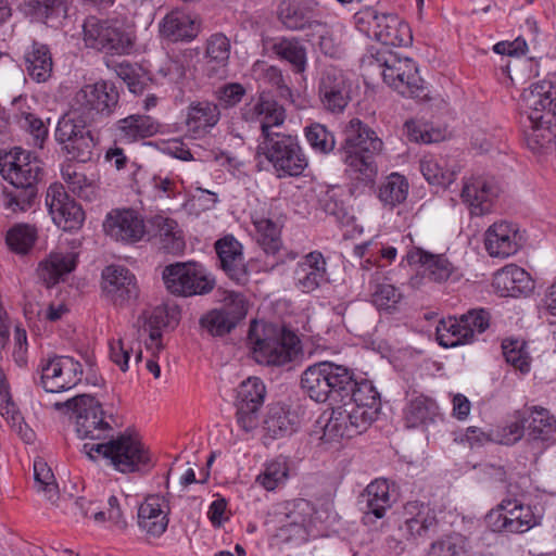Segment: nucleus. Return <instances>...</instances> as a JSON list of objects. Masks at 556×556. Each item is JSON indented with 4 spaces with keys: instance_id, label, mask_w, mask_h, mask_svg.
<instances>
[{
    "instance_id": "59",
    "label": "nucleus",
    "mask_w": 556,
    "mask_h": 556,
    "mask_svg": "<svg viewBox=\"0 0 556 556\" xmlns=\"http://www.w3.org/2000/svg\"><path fill=\"white\" fill-rule=\"evenodd\" d=\"M526 348L527 344L525 341L514 339H506L502 343L506 362L522 372H527L530 369V356Z\"/></svg>"
},
{
    "instance_id": "20",
    "label": "nucleus",
    "mask_w": 556,
    "mask_h": 556,
    "mask_svg": "<svg viewBox=\"0 0 556 556\" xmlns=\"http://www.w3.org/2000/svg\"><path fill=\"white\" fill-rule=\"evenodd\" d=\"M215 250L220 268L237 285L249 281V271L244 263L242 244L232 236L227 235L215 242Z\"/></svg>"
},
{
    "instance_id": "56",
    "label": "nucleus",
    "mask_w": 556,
    "mask_h": 556,
    "mask_svg": "<svg viewBox=\"0 0 556 556\" xmlns=\"http://www.w3.org/2000/svg\"><path fill=\"white\" fill-rule=\"evenodd\" d=\"M35 486L38 492H42L45 497L54 503L59 498V488L52 470L42 459L34 462Z\"/></svg>"
},
{
    "instance_id": "29",
    "label": "nucleus",
    "mask_w": 556,
    "mask_h": 556,
    "mask_svg": "<svg viewBox=\"0 0 556 556\" xmlns=\"http://www.w3.org/2000/svg\"><path fill=\"white\" fill-rule=\"evenodd\" d=\"M517 231L506 222L493 224L485 232V249L491 256L508 257L518 251Z\"/></svg>"
},
{
    "instance_id": "25",
    "label": "nucleus",
    "mask_w": 556,
    "mask_h": 556,
    "mask_svg": "<svg viewBox=\"0 0 556 556\" xmlns=\"http://www.w3.org/2000/svg\"><path fill=\"white\" fill-rule=\"evenodd\" d=\"M493 287L501 296L517 298L531 293L534 289V281L523 268L510 264L495 273Z\"/></svg>"
},
{
    "instance_id": "41",
    "label": "nucleus",
    "mask_w": 556,
    "mask_h": 556,
    "mask_svg": "<svg viewBox=\"0 0 556 556\" xmlns=\"http://www.w3.org/2000/svg\"><path fill=\"white\" fill-rule=\"evenodd\" d=\"M351 389L352 391L348 392L346 399L342 402L348 405L354 404L361 407L362 410H367V413L371 412L370 420L374 421L380 407V394L372 382L368 380L357 382L355 380V386H352Z\"/></svg>"
},
{
    "instance_id": "24",
    "label": "nucleus",
    "mask_w": 556,
    "mask_h": 556,
    "mask_svg": "<svg viewBox=\"0 0 556 556\" xmlns=\"http://www.w3.org/2000/svg\"><path fill=\"white\" fill-rule=\"evenodd\" d=\"M327 263L319 251L307 253L294 269L295 287L304 293L318 289L328 281Z\"/></svg>"
},
{
    "instance_id": "32",
    "label": "nucleus",
    "mask_w": 556,
    "mask_h": 556,
    "mask_svg": "<svg viewBox=\"0 0 556 556\" xmlns=\"http://www.w3.org/2000/svg\"><path fill=\"white\" fill-rule=\"evenodd\" d=\"M365 502L364 520L371 521V517L381 519L386 511L391 508V495L389 484L386 479H376L370 482L361 495Z\"/></svg>"
},
{
    "instance_id": "31",
    "label": "nucleus",
    "mask_w": 556,
    "mask_h": 556,
    "mask_svg": "<svg viewBox=\"0 0 556 556\" xmlns=\"http://www.w3.org/2000/svg\"><path fill=\"white\" fill-rule=\"evenodd\" d=\"M114 130L119 141L131 143L155 135L159 131V124L151 116L132 114L118 119Z\"/></svg>"
},
{
    "instance_id": "30",
    "label": "nucleus",
    "mask_w": 556,
    "mask_h": 556,
    "mask_svg": "<svg viewBox=\"0 0 556 556\" xmlns=\"http://www.w3.org/2000/svg\"><path fill=\"white\" fill-rule=\"evenodd\" d=\"M407 260L409 264H420L424 274L434 282L446 281L455 269L444 254H433L420 248L410 250Z\"/></svg>"
},
{
    "instance_id": "3",
    "label": "nucleus",
    "mask_w": 556,
    "mask_h": 556,
    "mask_svg": "<svg viewBox=\"0 0 556 556\" xmlns=\"http://www.w3.org/2000/svg\"><path fill=\"white\" fill-rule=\"evenodd\" d=\"M342 134L339 151L349 177L359 185L371 187L378 174L376 156L383 149L382 140L358 118H352Z\"/></svg>"
},
{
    "instance_id": "22",
    "label": "nucleus",
    "mask_w": 556,
    "mask_h": 556,
    "mask_svg": "<svg viewBox=\"0 0 556 556\" xmlns=\"http://www.w3.org/2000/svg\"><path fill=\"white\" fill-rule=\"evenodd\" d=\"M500 187L492 177H471L464 184L462 198L470 207L471 214L483 215L489 213L493 200L497 198Z\"/></svg>"
},
{
    "instance_id": "38",
    "label": "nucleus",
    "mask_w": 556,
    "mask_h": 556,
    "mask_svg": "<svg viewBox=\"0 0 556 556\" xmlns=\"http://www.w3.org/2000/svg\"><path fill=\"white\" fill-rule=\"evenodd\" d=\"M23 10L26 15L46 24L60 22L67 16L65 0H24Z\"/></svg>"
},
{
    "instance_id": "34",
    "label": "nucleus",
    "mask_w": 556,
    "mask_h": 556,
    "mask_svg": "<svg viewBox=\"0 0 556 556\" xmlns=\"http://www.w3.org/2000/svg\"><path fill=\"white\" fill-rule=\"evenodd\" d=\"M328 372L326 361L308 366L301 376L303 391L315 402L325 403L331 396V388H328Z\"/></svg>"
},
{
    "instance_id": "7",
    "label": "nucleus",
    "mask_w": 556,
    "mask_h": 556,
    "mask_svg": "<svg viewBox=\"0 0 556 556\" xmlns=\"http://www.w3.org/2000/svg\"><path fill=\"white\" fill-rule=\"evenodd\" d=\"M55 409L66 408L75 417L76 433L80 439L106 442L114 429L106 420L102 404L88 394L74 396L63 403H55Z\"/></svg>"
},
{
    "instance_id": "44",
    "label": "nucleus",
    "mask_w": 556,
    "mask_h": 556,
    "mask_svg": "<svg viewBox=\"0 0 556 556\" xmlns=\"http://www.w3.org/2000/svg\"><path fill=\"white\" fill-rule=\"evenodd\" d=\"M271 51L287 61L293 73L303 74L307 66L306 48L295 38H281L271 47Z\"/></svg>"
},
{
    "instance_id": "14",
    "label": "nucleus",
    "mask_w": 556,
    "mask_h": 556,
    "mask_svg": "<svg viewBox=\"0 0 556 556\" xmlns=\"http://www.w3.org/2000/svg\"><path fill=\"white\" fill-rule=\"evenodd\" d=\"M83 366L71 356H53L41 365L40 383L47 392L70 390L81 381Z\"/></svg>"
},
{
    "instance_id": "49",
    "label": "nucleus",
    "mask_w": 556,
    "mask_h": 556,
    "mask_svg": "<svg viewBox=\"0 0 556 556\" xmlns=\"http://www.w3.org/2000/svg\"><path fill=\"white\" fill-rule=\"evenodd\" d=\"M254 72L258 73V78L266 85L270 86L277 96L291 103L294 102L293 91L290 87L289 76H285L282 71L275 65L257 63Z\"/></svg>"
},
{
    "instance_id": "37",
    "label": "nucleus",
    "mask_w": 556,
    "mask_h": 556,
    "mask_svg": "<svg viewBox=\"0 0 556 556\" xmlns=\"http://www.w3.org/2000/svg\"><path fill=\"white\" fill-rule=\"evenodd\" d=\"M93 124L94 123L87 118L86 115L75 108H72L68 113L64 114L59 119L54 134L55 140L60 146L67 141L75 140L79 135H87L90 132L88 127Z\"/></svg>"
},
{
    "instance_id": "15",
    "label": "nucleus",
    "mask_w": 556,
    "mask_h": 556,
    "mask_svg": "<svg viewBox=\"0 0 556 556\" xmlns=\"http://www.w3.org/2000/svg\"><path fill=\"white\" fill-rule=\"evenodd\" d=\"M46 203L54 224L64 231L77 230L83 226L85 212L62 185L54 184L48 188Z\"/></svg>"
},
{
    "instance_id": "51",
    "label": "nucleus",
    "mask_w": 556,
    "mask_h": 556,
    "mask_svg": "<svg viewBox=\"0 0 556 556\" xmlns=\"http://www.w3.org/2000/svg\"><path fill=\"white\" fill-rule=\"evenodd\" d=\"M289 463L283 457H278L265 465L264 470L256 477V482L265 490L274 491L286 484L289 479Z\"/></svg>"
},
{
    "instance_id": "53",
    "label": "nucleus",
    "mask_w": 556,
    "mask_h": 556,
    "mask_svg": "<svg viewBox=\"0 0 556 556\" xmlns=\"http://www.w3.org/2000/svg\"><path fill=\"white\" fill-rule=\"evenodd\" d=\"M37 240V228L29 224H16L11 227L5 237L9 248L17 254H27Z\"/></svg>"
},
{
    "instance_id": "2",
    "label": "nucleus",
    "mask_w": 556,
    "mask_h": 556,
    "mask_svg": "<svg viewBox=\"0 0 556 556\" xmlns=\"http://www.w3.org/2000/svg\"><path fill=\"white\" fill-rule=\"evenodd\" d=\"M0 173L9 182L3 188L4 206L14 213L29 210L38 195V184L43 176L42 162L30 151L20 147L0 155Z\"/></svg>"
},
{
    "instance_id": "40",
    "label": "nucleus",
    "mask_w": 556,
    "mask_h": 556,
    "mask_svg": "<svg viewBox=\"0 0 556 556\" xmlns=\"http://www.w3.org/2000/svg\"><path fill=\"white\" fill-rule=\"evenodd\" d=\"M24 100L22 97L14 98L12 106L17 108L18 112L14 114L16 124L29 134L33 138V144L38 148H42L46 139L48 138V126L46 123L36 114L25 111L22 109Z\"/></svg>"
},
{
    "instance_id": "5",
    "label": "nucleus",
    "mask_w": 556,
    "mask_h": 556,
    "mask_svg": "<svg viewBox=\"0 0 556 556\" xmlns=\"http://www.w3.org/2000/svg\"><path fill=\"white\" fill-rule=\"evenodd\" d=\"M248 339L252 354L258 364L282 366L293 361L301 351L298 336L274 324L253 321Z\"/></svg>"
},
{
    "instance_id": "8",
    "label": "nucleus",
    "mask_w": 556,
    "mask_h": 556,
    "mask_svg": "<svg viewBox=\"0 0 556 556\" xmlns=\"http://www.w3.org/2000/svg\"><path fill=\"white\" fill-rule=\"evenodd\" d=\"M135 33L131 27L118 20H89L84 24V41L106 54H129L135 46Z\"/></svg>"
},
{
    "instance_id": "18",
    "label": "nucleus",
    "mask_w": 556,
    "mask_h": 556,
    "mask_svg": "<svg viewBox=\"0 0 556 556\" xmlns=\"http://www.w3.org/2000/svg\"><path fill=\"white\" fill-rule=\"evenodd\" d=\"M102 291L114 305L123 306L139 296L135 275L121 265H109L102 270Z\"/></svg>"
},
{
    "instance_id": "4",
    "label": "nucleus",
    "mask_w": 556,
    "mask_h": 556,
    "mask_svg": "<svg viewBox=\"0 0 556 556\" xmlns=\"http://www.w3.org/2000/svg\"><path fill=\"white\" fill-rule=\"evenodd\" d=\"M529 126L525 138L533 152L556 146V85L549 80L532 84L521 94Z\"/></svg>"
},
{
    "instance_id": "13",
    "label": "nucleus",
    "mask_w": 556,
    "mask_h": 556,
    "mask_svg": "<svg viewBox=\"0 0 556 556\" xmlns=\"http://www.w3.org/2000/svg\"><path fill=\"white\" fill-rule=\"evenodd\" d=\"M266 396V387L257 377H249L237 388V422L242 430L250 432L257 428L260 409Z\"/></svg>"
},
{
    "instance_id": "27",
    "label": "nucleus",
    "mask_w": 556,
    "mask_h": 556,
    "mask_svg": "<svg viewBox=\"0 0 556 556\" xmlns=\"http://www.w3.org/2000/svg\"><path fill=\"white\" fill-rule=\"evenodd\" d=\"M200 33V23L189 14L174 10L160 24V34L169 41H191Z\"/></svg>"
},
{
    "instance_id": "43",
    "label": "nucleus",
    "mask_w": 556,
    "mask_h": 556,
    "mask_svg": "<svg viewBox=\"0 0 556 556\" xmlns=\"http://www.w3.org/2000/svg\"><path fill=\"white\" fill-rule=\"evenodd\" d=\"M218 106L208 101L193 102L188 108L186 124L193 132L205 131L219 121Z\"/></svg>"
},
{
    "instance_id": "23",
    "label": "nucleus",
    "mask_w": 556,
    "mask_h": 556,
    "mask_svg": "<svg viewBox=\"0 0 556 556\" xmlns=\"http://www.w3.org/2000/svg\"><path fill=\"white\" fill-rule=\"evenodd\" d=\"M168 500L159 494L148 495L138 508V526L148 535L159 538L167 529Z\"/></svg>"
},
{
    "instance_id": "47",
    "label": "nucleus",
    "mask_w": 556,
    "mask_h": 556,
    "mask_svg": "<svg viewBox=\"0 0 556 556\" xmlns=\"http://www.w3.org/2000/svg\"><path fill=\"white\" fill-rule=\"evenodd\" d=\"M75 266V260L72 255L54 253L39 264L38 275L50 287L58 283L60 278L71 273Z\"/></svg>"
},
{
    "instance_id": "11",
    "label": "nucleus",
    "mask_w": 556,
    "mask_h": 556,
    "mask_svg": "<svg viewBox=\"0 0 556 556\" xmlns=\"http://www.w3.org/2000/svg\"><path fill=\"white\" fill-rule=\"evenodd\" d=\"M162 276L166 289L175 295L206 294L215 286L203 266L194 262L169 264L163 269Z\"/></svg>"
},
{
    "instance_id": "46",
    "label": "nucleus",
    "mask_w": 556,
    "mask_h": 556,
    "mask_svg": "<svg viewBox=\"0 0 556 556\" xmlns=\"http://www.w3.org/2000/svg\"><path fill=\"white\" fill-rule=\"evenodd\" d=\"M257 232V242L267 254H276L281 245L282 225L269 217H255L253 219Z\"/></svg>"
},
{
    "instance_id": "64",
    "label": "nucleus",
    "mask_w": 556,
    "mask_h": 556,
    "mask_svg": "<svg viewBox=\"0 0 556 556\" xmlns=\"http://www.w3.org/2000/svg\"><path fill=\"white\" fill-rule=\"evenodd\" d=\"M114 71L116 75L126 83L130 92L141 93L144 90L146 81L143 76L130 63H116Z\"/></svg>"
},
{
    "instance_id": "55",
    "label": "nucleus",
    "mask_w": 556,
    "mask_h": 556,
    "mask_svg": "<svg viewBox=\"0 0 556 556\" xmlns=\"http://www.w3.org/2000/svg\"><path fill=\"white\" fill-rule=\"evenodd\" d=\"M96 142L90 132L87 135H79L78 138L61 146V151L71 161L79 163H87L91 161Z\"/></svg>"
},
{
    "instance_id": "16",
    "label": "nucleus",
    "mask_w": 556,
    "mask_h": 556,
    "mask_svg": "<svg viewBox=\"0 0 556 556\" xmlns=\"http://www.w3.org/2000/svg\"><path fill=\"white\" fill-rule=\"evenodd\" d=\"M493 531L523 533L536 525L530 506L517 500H503L495 511L489 515Z\"/></svg>"
},
{
    "instance_id": "35",
    "label": "nucleus",
    "mask_w": 556,
    "mask_h": 556,
    "mask_svg": "<svg viewBox=\"0 0 556 556\" xmlns=\"http://www.w3.org/2000/svg\"><path fill=\"white\" fill-rule=\"evenodd\" d=\"M441 418L437 403L422 394L412 399L405 408L407 428L427 427Z\"/></svg>"
},
{
    "instance_id": "36",
    "label": "nucleus",
    "mask_w": 556,
    "mask_h": 556,
    "mask_svg": "<svg viewBox=\"0 0 556 556\" xmlns=\"http://www.w3.org/2000/svg\"><path fill=\"white\" fill-rule=\"evenodd\" d=\"M26 71L37 83L47 81L53 70V61L48 46L34 42L31 50L25 54Z\"/></svg>"
},
{
    "instance_id": "42",
    "label": "nucleus",
    "mask_w": 556,
    "mask_h": 556,
    "mask_svg": "<svg viewBox=\"0 0 556 556\" xmlns=\"http://www.w3.org/2000/svg\"><path fill=\"white\" fill-rule=\"evenodd\" d=\"M328 375V388H331V403H339L344 401L348 392L352 391V386H355L354 372L343 365H338L332 362L326 361Z\"/></svg>"
},
{
    "instance_id": "1",
    "label": "nucleus",
    "mask_w": 556,
    "mask_h": 556,
    "mask_svg": "<svg viewBox=\"0 0 556 556\" xmlns=\"http://www.w3.org/2000/svg\"><path fill=\"white\" fill-rule=\"evenodd\" d=\"M254 115L263 116L256 157L264 156L278 178L298 177L307 167V159L295 136L273 131L274 126L285 122L286 111L265 92H262L253 108Z\"/></svg>"
},
{
    "instance_id": "45",
    "label": "nucleus",
    "mask_w": 556,
    "mask_h": 556,
    "mask_svg": "<svg viewBox=\"0 0 556 556\" xmlns=\"http://www.w3.org/2000/svg\"><path fill=\"white\" fill-rule=\"evenodd\" d=\"M437 340L444 348H454L471 341L470 329L459 319L448 317L439 321L435 329Z\"/></svg>"
},
{
    "instance_id": "52",
    "label": "nucleus",
    "mask_w": 556,
    "mask_h": 556,
    "mask_svg": "<svg viewBox=\"0 0 556 556\" xmlns=\"http://www.w3.org/2000/svg\"><path fill=\"white\" fill-rule=\"evenodd\" d=\"M471 544L465 535L452 533L433 542L426 556H464L470 553Z\"/></svg>"
},
{
    "instance_id": "28",
    "label": "nucleus",
    "mask_w": 556,
    "mask_h": 556,
    "mask_svg": "<svg viewBox=\"0 0 556 556\" xmlns=\"http://www.w3.org/2000/svg\"><path fill=\"white\" fill-rule=\"evenodd\" d=\"M278 17L291 30L325 28L323 23L312 20L313 10L307 0H282L278 8Z\"/></svg>"
},
{
    "instance_id": "50",
    "label": "nucleus",
    "mask_w": 556,
    "mask_h": 556,
    "mask_svg": "<svg viewBox=\"0 0 556 556\" xmlns=\"http://www.w3.org/2000/svg\"><path fill=\"white\" fill-rule=\"evenodd\" d=\"M408 194V182L404 176L393 173L380 185L378 197L380 201L393 208L403 203Z\"/></svg>"
},
{
    "instance_id": "19",
    "label": "nucleus",
    "mask_w": 556,
    "mask_h": 556,
    "mask_svg": "<svg viewBox=\"0 0 556 556\" xmlns=\"http://www.w3.org/2000/svg\"><path fill=\"white\" fill-rule=\"evenodd\" d=\"M146 224L134 210H116L106 216L103 229L117 241L137 242L146 236Z\"/></svg>"
},
{
    "instance_id": "12",
    "label": "nucleus",
    "mask_w": 556,
    "mask_h": 556,
    "mask_svg": "<svg viewBox=\"0 0 556 556\" xmlns=\"http://www.w3.org/2000/svg\"><path fill=\"white\" fill-rule=\"evenodd\" d=\"M341 403L332 407L331 415L324 427V437L329 440L353 438L364 432L372 422L371 412L362 410L354 404Z\"/></svg>"
},
{
    "instance_id": "21",
    "label": "nucleus",
    "mask_w": 556,
    "mask_h": 556,
    "mask_svg": "<svg viewBox=\"0 0 556 556\" xmlns=\"http://www.w3.org/2000/svg\"><path fill=\"white\" fill-rule=\"evenodd\" d=\"M366 62L369 66L381 71L383 81H394V77L404 74L407 79L416 81V70L418 67L415 61L408 56L400 55L391 48L378 49L375 53L367 55Z\"/></svg>"
},
{
    "instance_id": "61",
    "label": "nucleus",
    "mask_w": 556,
    "mask_h": 556,
    "mask_svg": "<svg viewBox=\"0 0 556 556\" xmlns=\"http://www.w3.org/2000/svg\"><path fill=\"white\" fill-rule=\"evenodd\" d=\"M200 325L214 337L225 336L235 328L233 321L219 309H213L201 317Z\"/></svg>"
},
{
    "instance_id": "48",
    "label": "nucleus",
    "mask_w": 556,
    "mask_h": 556,
    "mask_svg": "<svg viewBox=\"0 0 556 556\" xmlns=\"http://www.w3.org/2000/svg\"><path fill=\"white\" fill-rule=\"evenodd\" d=\"M264 428L273 439L290 435L298 428L296 415L282 407H274L264 420Z\"/></svg>"
},
{
    "instance_id": "63",
    "label": "nucleus",
    "mask_w": 556,
    "mask_h": 556,
    "mask_svg": "<svg viewBox=\"0 0 556 556\" xmlns=\"http://www.w3.org/2000/svg\"><path fill=\"white\" fill-rule=\"evenodd\" d=\"M230 321H233L235 327L242 320L248 313V303L243 294L230 291L224 298V304L219 308Z\"/></svg>"
},
{
    "instance_id": "54",
    "label": "nucleus",
    "mask_w": 556,
    "mask_h": 556,
    "mask_svg": "<svg viewBox=\"0 0 556 556\" xmlns=\"http://www.w3.org/2000/svg\"><path fill=\"white\" fill-rule=\"evenodd\" d=\"M305 138L309 147L317 153L328 154L336 147V137L325 125L313 123L305 127Z\"/></svg>"
},
{
    "instance_id": "6",
    "label": "nucleus",
    "mask_w": 556,
    "mask_h": 556,
    "mask_svg": "<svg viewBox=\"0 0 556 556\" xmlns=\"http://www.w3.org/2000/svg\"><path fill=\"white\" fill-rule=\"evenodd\" d=\"M83 452L93 462L101 458L123 473L141 471L150 465V455L137 437L114 433L106 442L85 443Z\"/></svg>"
},
{
    "instance_id": "39",
    "label": "nucleus",
    "mask_w": 556,
    "mask_h": 556,
    "mask_svg": "<svg viewBox=\"0 0 556 556\" xmlns=\"http://www.w3.org/2000/svg\"><path fill=\"white\" fill-rule=\"evenodd\" d=\"M407 514L413 515L405 520V530L409 538L425 536L432 529L437 528L435 515L418 502H409L405 506Z\"/></svg>"
},
{
    "instance_id": "33",
    "label": "nucleus",
    "mask_w": 556,
    "mask_h": 556,
    "mask_svg": "<svg viewBox=\"0 0 556 556\" xmlns=\"http://www.w3.org/2000/svg\"><path fill=\"white\" fill-rule=\"evenodd\" d=\"M334 311L341 315L342 323L352 333H368L375 321V311L367 303L351 302L349 304H340Z\"/></svg>"
},
{
    "instance_id": "57",
    "label": "nucleus",
    "mask_w": 556,
    "mask_h": 556,
    "mask_svg": "<svg viewBox=\"0 0 556 556\" xmlns=\"http://www.w3.org/2000/svg\"><path fill=\"white\" fill-rule=\"evenodd\" d=\"M62 177L77 197L86 201H91L96 197L93 182L85 174L77 173L73 165L67 164L62 168Z\"/></svg>"
},
{
    "instance_id": "26",
    "label": "nucleus",
    "mask_w": 556,
    "mask_h": 556,
    "mask_svg": "<svg viewBox=\"0 0 556 556\" xmlns=\"http://www.w3.org/2000/svg\"><path fill=\"white\" fill-rule=\"evenodd\" d=\"M149 239L159 238L160 248L167 253L177 254L185 249L181 230L176 220L162 215H155L146 224Z\"/></svg>"
},
{
    "instance_id": "58",
    "label": "nucleus",
    "mask_w": 556,
    "mask_h": 556,
    "mask_svg": "<svg viewBox=\"0 0 556 556\" xmlns=\"http://www.w3.org/2000/svg\"><path fill=\"white\" fill-rule=\"evenodd\" d=\"M442 160L427 157L420 162V170L429 184L447 187L454 181L455 173L443 166Z\"/></svg>"
},
{
    "instance_id": "62",
    "label": "nucleus",
    "mask_w": 556,
    "mask_h": 556,
    "mask_svg": "<svg viewBox=\"0 0 556 556\" xmlns=\"http://www.w3.org/2000/svg\"><path fill=\"white\" fill-rule=\"evenodd\" d=\"M230 55V41L220 33L212 35L207 39L206 56L216 62L217 65L225 67L228 64Z\"/></svg>"
},
{
    "instance_id": "9",
    "label": "nucleus",
    "mask_w": 556,
    "mask_h": 556,
    "mask_svg": "<svg viewBox=\"0 0 556 556\" xmlns=\"http://www.w3.org/2000/svg\"><path fill=\"white\" fill-rule=\"evenodd\" d=\"M355 22L361 31L380 41L382 48L407 46L413 40L408 24L394 14L366 9L355 14Z\"/></svg>"
},
{
    "instance_id": "10",
    "label": "nucleus",
    "mask_w": 556,
    "mask_h": 556,
    "mask_svg": "<svg viewBox=\"0 0 556 556\" xmlns=\"http://www.w3.org/2000/svg\"><path fill=\"white\" fill-rule=\"evenodd\" d=\"M118 101L119 92L116 86L111 81L101 80L79 89L73 99V108L97 124L115 112Z\"/></svg>"
},
{
    "instance_id": "60",
    "label": "nucleus",
    "mask_w": 556,
    "mask_h": 556,
    "mask_svg": "<svg viewBox=\"0 0 556 556\" xmlns=\"http://www.w3.org/2000/svg\"><path fill=\"white\" fill-rule=\"evenodd\" d=\"M384 83L403 97L425 99L428 96L425 81L419 75L418 68L416 70V81L413 79H407L406 75L404 74L400 75V77H394V81Z\"/></svg>"
},
{
    "instance_id": "17",
    "label": "nucleus",
    "mask_w": 556,
    "mask_h": 556,
    "mask_svg": "<svg viewBox=\"0 0 556 556\" xmlns=\"http://www.w3.org/2000/svg\"><path fill=\"white\" fill-rule=\"evenodd\" d=\"M323 108L330 113H342L351 101V84L345 74L333 66L325 68L318 84Z\"/></svg>"
}]
</instances>
